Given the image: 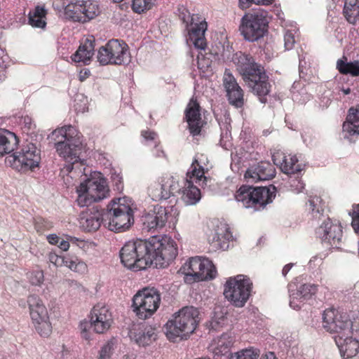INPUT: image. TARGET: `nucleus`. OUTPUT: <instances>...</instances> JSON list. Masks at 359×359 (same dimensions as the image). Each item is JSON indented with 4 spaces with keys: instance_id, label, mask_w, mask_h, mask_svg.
Returning <instances> with one entry per match:
<instances>
[{
    "instance_id": "6e6d98bb",
    "label": "nucleus",
    "mask_w": 359,
    "mask_h": 359,
    "mask_svg": "<svg viewBox=\"0 0 359 359\" xmlns=\"http://www.w3.org/2000/svg\"><path fill=\"white\" fill-rule=\"evenodd\" d=\"M91 327L90 322L88 323L86 321L81 322L79 325V328L81 330V337L86 340H88L90 339V334L88 332V329Z\"/></svg>"
},
{
    "instance_id": "2eb2a0df",
    "label": "nucleus",
    "mask_w": 359,
    "mask_h": 359,
    "mask_svg": "<svg viewBox=\"0 0 359 359\" xmlns=\"http://www.w3.org/2000/svg\"><path fill=\"white\" fill-rule=\"evenodd\" d=\"M323 327L331 333L337 335L352 334L351 322L346 313H341L333 309H327L323 315Z\"/></svg>"
},
{
    "instance_id": "c756f323",
    "label": "nucleus",
    "mask_w": 359,
    "mask_h": 359,
    "mask_svg": "<svg viewBox=\"0 0 359 359\" xmlns=\"http://www.w3.org/2000/svg\"><path fill=\"white\" fill-rule=\"evenodd\" d=\"M18 143L15 133L7 130H0V156L13 151Z\"/></svg>"
},
{
    "instance_id": "5fc2aeb1",
    "label": "nucleus",
    "mask_w": 359,
    "mask_h": 359,
    "mask_svg": "<svg viewBox=\"0 0 359 359\" xmlns=\"http://www.w3.org/2000/svg\"><path fill=\"white\" fill-rule=\"evenodd\" d=\"M44 17L37 16L34 18L33 16H29V23L35 27L43 28L46 25V22L43 20Z\"/></svg>"
},
{
    "instance_id": "de8ad7c7",
    "label": "nucleus",
    "mask_w": 359,
    "mask_h": 359,
    "mask_svg": "<svg viewBox=\"0 0 359 359\" xmlns=\"http://www.w3.org/2000/svg\"><path fill=\"white\" fill-rule=\"evenodd\" d=\"M273 0H239L240 7L242 9L248 8L252 4L256 5H269Z\"/></svg>"
},
{
    "instance_id": "a878e982",
    "label": "nucleus",
    "mask_w": 359,
    "mask_h": 359,
    "mask_svg": "<svg viewBox=\"0 0 359 359\" xmlns=\"http://www.w3.org/2000/svg\"><path fill=\"white\" fill-rule=\"evenodd\" d=\"M102 221H106L104 215L99 211L86 212L81 215L79 219L80 226L86 231H97Z\"/></svg>"
},
{
    "instance_id": "864d4df0",
    "label": "nucleus",
    "mask_w": 359,
    "mask_h": 359,
    "mask_svg": "<svg viewBox=\"0 0 359 359\" xmlns=\"http://www.w3.org/2000/svg\"><path fill=\"white\" fill-rule=\"evenodd\" d=\"M30 282L32 285H40L43 282V273L42 271H36L31 274Z\"/></svg>"
},
{
    "instance_id": "774afa93",
    "label": "nucleus",
    "mask_w": 359,
    "mask_h": 359,
    "mask_svg": "<svg viewBox=\"0 0 359 359\" xmlns=\"http://www.w3.org/2000/svg\"><path fill=\"white\" fill-rule=\"evenodd\" d=\"M292 266V264H289L285 265L283 267L282 273L284 276H285L287 275V273L289 272V271L290 270Z\"/></svg>"
},
{
    "instance_id": "6ab92c4d",
    "label": "nucleus",
    "mask_w": 359,
    "mask_h": 359,
    "mask_svg": "<svg viewBox=\"0 0 359 359\" xmlns=\"http://www.w3.org/2000/svg\"><path fill=\"white\" fill-rule=\"evenodd\" d=\"M223 86L226 90L229 103L236 107H241L244 104L243 91L234 76L227 69L224 74Z\"/></svg>"
},
{
    "instance_id": "c9c22d12",
    "label": "nucleus",
    "mask_w": 359,
    "mask_h": 359,
    "mask_svg": "<svg viewBox=\"0 0 359 359\" xmlns=\"http://www.w3.org/2000/svg\"><path fill=\"white\" fill-rule=\"evenodd\" d=\"M337 67L339 72L341 74H349L353 76H357L359 75L358 61L345 62L342 60H339L337 63Z\"/></svg>"
},
{
    "instance_id": "e2e57ef3",
    "label": "nucleus",
    "mask_w": 359,
    "mask_h": 359,
    "mask_svg": "<svg viewBox=\"0 0 359 359\" xmlns=\"http://www.w3.org/2000/svg\"><path fill=\"white\" fill-rule=\"evenodd\" d=\"M349 215L352 218L353 217H359V204H355L353 205V211L350 212Z\"/></svg>"
},
{
    "instance_id": "4be33fe9",
    "label": "nucleus",
    "mask_w": 359,
    "mask_h": 359,
    "mask_svg": "<svg viewBox=\"0 0 359 359\" xmlns=\"http://www.w3.org/2000/svg\"><path fill=\"white\" fill-rule=\"evenodd\" d=\"M201 107L194 97H192L185 110V116L189 125L190 133L193 135L200 134L203 126L201 118Z\"/></svg>"
},
{
    "instance_id": "f257e3e1",
    "label": "nucleus",
    "mask_w": 359,
    "mask_h": 359,
    "mask_svg": "<svg viewBox=\"0 0 359 359\" xmlns=\"http://www.w3.org/2000/svg\"><path fill=\"white\" fill-rule=\"evenodd\" d=\"M233 62L248 88L259 97L262 103H266V96L271 86L264 67L255 62L252 56L242 53L236 55Z\"/></svg>"
},
{
    "instance_id": "f8f14e48",
    "label": "nucleus",
    "mask_w": 359,
    "mask_h": 359,
    "mask_svg": "<svg viewBox=\"0 0 359 359\" xmlns=\"http://www.w3.org/2000/svg\"><path fill=\"white\" fill-rule=\"evenodd\" d=\"M111 207L104 214L111 231H121L128 229L133 223V214L130 207L121 203V199L114 200Z\"/></svg>"
},
{
    "instance_id": "09e8293b",
    "label": "nucleus",
    "mask_w": 359,
    "mask_h": 359,
    "mask_svg": "<svg viewBox=\"0 0 359 359\" xmlns=\"http://www.w3.org/2000/svg\"><path fill=\"white\" fill-rule=\"evenodd\" d=\"M66 259V257L58 255L55 252H50L48 255L50 262L57 267L65 266V264L67 263Z\"/></svg>"
},
{
    "instance_id": "3c124183",
    "label": "nucleus",
    "mask_w": 359,
    "mask_h": 359,
    "mask_svg": "<svg viewBox=\"0 0 359 359\" xmlns=\"http://www.w3.org/2000/svg\"><path fill=\"white\" fill-rule=\"evenodd\" d=\"M226 320V318L223 315H221L219 317H214L210 322V329L215 330H218L225 324Z\"/></svg>"
},
{
    "instance_id": "79ce46f5",
    "label": "nucleus",
    "mask_w": 359,
    "mask_h": 359,
    "mask_svg": "<svg viewBox=\"0 0 359 359\" xmlns=\"http://www.w3.org/2000/svg\"><path fill=\"white\" fill-rule=\"evenodd\" d=\"M37 332L43 337H48L52 332L51 323L49 318L47 320H39V322H33Z\"/></svg>"
},
{
    "instance_id": "4c0bfd02",
    "label": "nucleus",
    "mask_w": 359,
    "mask_h": 359,
    "mask_svg": "<svg viewBox=\"0 0 359 359\" xmlns=\"http://www.w3.org/2000/svg\"><path fill=\"white\" fill-rule=\"evenodd\" d=\"M81 11V1L75 4H69L65 8V15L67 18L72 19L74 21L82 20Z\"/></svg>"
},
{
    "instance_id": "cd10ccee",
    "label": "nucleus",
    "mask_w": 359,
    "mask_h": 359,
    "mask_svg": "<svg viewBox=\"0 0 359 359\" xmlns=\"http://www.w3.org/2000/svg\"><path fill=\"white\" fill-rule=\"evenodd\" d=\"M94 39H86L81 43L76 53L72 55V60L75 62H83L85 65L88 64L94 55Z\"/></svg>"
},
{
    "instance_id": "7c9ffc66",
    "label": "nucleus",
    "mask_w": 359,
    "mask_h": 359,
    "mask_svg": "<svg viewBox=\"0 0 359 359\" xmlns=\"http://www.w3.org/2000/svg\"><path fill=\"white\" fill-rule=\"evenodd\" d=\"M344 15L348 22L355 24L359 20V0H345Z\"/></svg>"
},
{
    "instance_id": "f03ea898",
    "label": "nucleus",
    "mask_w": 359,
    "mask_h": 359,
    "mask_svg": "<svg viewBox=\"0 0 359 359\" xmlns=\"http://www.w3.org/2000/svg\"><path fill=\"white\" fill-rule=\"evenodd\" d=\"M52 137L57 141L55 147L58 154L65 160L62 172H72L76 165H81L80 154L82 144L78 131L72 126L54 130Z\"/></svg>"
},
{
    "instance_id": "6e6552de",
    "label": "nucleus",
    "mask_w": 359,
    "mask_h": 359,
    "mask_svg": "<svg viewBox=\"0 0 359 359\" xmlns=\"http://www.w3.org/2000/svg\"><path fill=\"white\" fill-rule=\"evenodd\" d=\"M269 20L267 12L258 10L244 15L241 19L240 31L249 41H256L267 32Z\"/></svg>"
},
{
    "instance_id": "0e129e2a",
    "label": "nucleus",
    "mask_w": 359,
    "mask_h": 359,
    "mask_svg": "<svg viewBox=\"0 0 359 359\" xmlns=\"http://www.w3.org/2000/svg\"><path fill=\"white\" fill-rule=\"evenodd\" d=\"M351 225L354 229V231L358 233H359V217H353L352 218Z\"/></svg>"
},
{
    "instance_id": "c03bdc74",
    "label": "nucleus",
    "mask_w": 359,
    "mask_h": 359,
    "mask_svg": "<svg viewBox=\"0 0 359 359\" xmlns=\"http://www.w3.org/2000/svg\"><path fill=\"white\" fill-rule=\"evenodd\" d=\"M215 238H217V241H229L232 238V234L226 224L221 223L217 226V229H215Z\"/></svg>"
},
{
    "instance_id": "f704fd0d",
    "label": "nucleus",
    "mask_w": 359,
    "mask_h": 359,
    "mask_svg": "<svg viewBox=\"0 0 359 359\" xmlns=\"http://www.w3.org/2000/svg\"><path fill=\"white\" fill-rule=\"evenodd\" d=\"M233 343V339L231 334L227 333L222 334L217 341V344L215 348V354L225 355L229 353Z\"/></svg>"
},
{
    "instance_id": "5701e85b",
    "label": "nucleus",
    "mask_w": 359,
    "mask_h": 359,
    "mask_svg": "<svg viewBox=\"0 0 359 359\" xmlns=\"http://www.w3.org/2000/svg\"><path fill=\"white\" fill-rule=\"evenodd\" d=\"M350 334H343L334 337L335 342L344 359L355 356L359 351V341Z\"/></svg>"
},
{
    "instance_id": "49530a36",
    "label": "nucleus",
    "mask_w": 359,
    "mask_h": 359,
    "mask_svg": "<svg viewBox=\"0 0 359 359\" xmlns=\"http://www.w3.org/2000/svg\"><path fill=\"white\" fill-rule=\"evenodd\" d=\"M191 169L192 177H195L198 181H201L202 179H203L204 181L206 180L205 177H204V170L201 165H199L196 159L193 161L191 164Z\"/></svg>"
},
{
    "instance_id": "bb28decb",
    "label": "nucleus",
    "mask_w": 359,
    "mask_h": 359,
    "mask_svg": "<svg viewBox=\"0 0 359 359\" xmlns=\"http://www.w3.org/2000/svg\"><path fill=\"white\" fill-rule=\"evenodd\" d=\"M27 303L33 322H39V320L44 319L47 320L49 318L48 311L39 297L36 295L29 296Z\"/></svg>"
},
{
    "instance_id": "a211bd4d",
    "label": "nucleus",
    "mask_w": 359,
    "mask_h": 359,
    "mask_svg": "<svg viewBox=\"0 0 359 359\" xmlns=\"http://www.w3.org/2000/svg\"><path fill=\"white\" fill-rule=\"evenodd\" d=\"M128 334L131 340L142 346L150 345L157 338L156 328L144 323L133 324Z\"/></svg>"
},
{
    "instance_id": "412c9836",
    "label": "nucleus",
    "mask_w": 359,
    "mask_h": 359,
    "mask_svg": "<svg viewBox=\"0 0 359 359\" xmlns=\"http://www.w3.org/2000/svg\"><path fill=\"white\" fill-rule=\"evenodd\" d=\"M276 175L274 166L268 161H262L247 170L245 174L248 182H257L272 179Z\"/></svg>"
},
{
    "instance_id": "4d7b16f0",
    "label": "nucleus",
    "mask_w": 359,
    "mask_h": 359,
    "mask_svg": "<svg viewBox=\"0 0 359 359\" xmlns=\"http://www.w3.org/2000/svg\"><path fill=\"white\" fill-rule=\"evenodd\" d=\"M46 15V11L44 8V7L37 6H36L34 11L29 13V16H33L34 18H36L37 16L45 17Z\"/></svg>"
},
{
    "instance_id": "680f3d73",
    "label": "nucleus",
    "mask_w": 359,
    "mask_h": 359,
    "mask_svg": "<svg viewBox=\"0 0 359 359\" xmlns=\"http://www.w3.org/2000/svg\"><path fill=\"white\" fill-rule=\"evenodd\" d=\"M47 239L50 244H57L60 238L55 234H50L47 236Z\"/></svg>"
},
{
    "instance_id": "aec40b11",
    "label": "nucleus",
    "mask_w": 359,
    "mask_h": 359,
    "mask_svg": "<svg viewBox=\"0 0 359 359\" xmlns=\"http://www.w3.org/2000/svg\"><path fill=\"white\" fill-rule=\"evenodd\" d=\"M168 209L161 205H155L142 217L144 229L148 231L161 229L165 226L169 217Z\"/></svg>"
},
{
    "instance_id": "603ef678",
    "label": "nucleus",
    "mask_w": 359,
    "mask_h": 359,
    "mask_svg": "<svg viewBox=\"0 0 359 359\" xmlns=\"http://www.w3.org/2000/svg\"><path fill=\"white\" fill-rule=\"evenodd\" d=\"M81 165H76L74 166V168L72 170V171L70 172H62L61 171V173L62 175V177L64 178V182L68 186H72L74 184V182H73V178L75 177V174H76V170L79 168V167Z\"/></svg>"
},
{
    "instance_id": "052dcab7",
    "label": "nucleus",
    "mask_w": 359,
    "mask_h": 359,
    "mask_svg": "<svg viewBox=\"0 0 359 359\" xmlns=\"http://www.w3.org/2000/svg\"><path fill=\"white\" fill-rule=\"evenodd\" d=\"M57 244L59 248L63 251H67L69 248V242L63 239H60Z\"/></svg>"
},
{
    "instance_id": "8fccbe9b",
    "label": "nucleus",
    "mask_w": 359,
    "mask_h": 359,
    "mask_svg": "<svg viewBox=\"0 0 359 359\" xmlns=\"http://www.w3.org/2000/svg\"><path fill=\"white\" fill-rule=\"evenodd\" d=\"M294 43V34L290 30H287L284 34V44L285 49H292Z\"/></svg>"
},
{
    "instance_id": "423d86ee",
    "label": "nucleus",
    "mask_w": 359,
    "mask_h": 359,
    "mask_svg": "<svg viewBox=\"0 0 359 359\" xmlns=\"http://www.w3.org/2000/svg\"><path fill=\"white\" fill-rule=\"evenodd\" d=\"M148 240L138 239L127 242L120 251L122 264L127 268L145 269L151 265Z\"/></svg>"
},
{
    "instance_id": "72a5a7b5",
    "label": "nucleus",
    "mask_w": 359,
    "mask_h": 359,
    "mask_svg": "<svg viewBox=\"0 0 359 359\" xmlns=\"http://www.w3.org/2000/svg\"><path fill=\"white\" fill-rule=\"evenodd\" d=\"M162 189L163 190V193L167 192V195H168V198L174 195L175 193L178 192L180 191V185L178 180L173 176L171 175H165L163 176L161 182H159Z\"/></svg>"
},
{
    "instance_id": "39448f33",
    "label": "nucleus",
    "mask_w": 359,
    "mask_h": 359,
    "mask_svg": "<svg viewBox=\"0 0 359 359\" xmlns=\"http://www.w3.org/2000/svg\"><path fill=\"white\" fill-rule=\"evenodd\" d=\"M276 191V188L273 185L257 187L243 185L236 191L235 198L243 207L259 211L272 203Z\"/></svg>"
},
{
    "instance_id": "58836bf2",
    "label": "nucleus",
    "mask_w": 359,
    "mask_h": 359,
    "mask_svg": "<svg viewBox=\"0 0 359 359\" xmlns=\"http://www.w3.org/2000/svg\"><path fill=\"white\" fill-rule=\"evenodd\" d=\"M156 0H132L131 8L134 13L141 14L151 10Z\"/></svg>"
},
{
    "instance_id": "2f4dec72",
    "label": "nucleus",
    "mask_w": 359,
    "mask_h": 359,
    "mask_svg": "<svg viewBox=\"0 0 359 359\" xmlns=\"http://www.w3.org/2000/svg\"><path fill=\"white\" fill-rule=\"evenodd\" d=\"M81 11H82L81 22H83L93 19L100 13L97 4L90 1H81Z\"/></svg>"
},
{
    "instance_id": "bf43d9fd",
    "label": "nucleus",
    "mask_w": 359,
    "mask_h": 359,
    "mask_svg": "<svg viewBox=\"0 0 359 359\" xmlns=\"http://www.w3.org/2000/svg\"><path fill=\"white\" fill-rule=\"evenodd\" d=\"M142 135L146 140H154L156 134L152 131L144 130L142 132Z\"/></svg>"
},
{
    "instance_id": "9d476101",
    "label": "nucleus",
    "mask_w": 359,
    "mask_h": 359,
    "mask_svg": "<svg viewBox=\"0 0 359 359\" xmlns=\"http://www.w3.org/2000/svg\"><path fill=\"white\" fill-rule=\"evenodd\" d=\"M161 302V294L154 287H145L133 298V311L140 319H147L158 309Z\"/></svg>"
},
{
    "instance_id": "b1692460",
    "label": "nucleus",
    "mask_w": 359,
    "mask_h": 359,
    "mask_svg": "<svg viewBox=\"0 0 359 359\" xmlns=\"http://www.w3.org/2000/svg\"><path fill=\"white\" fill-rule=\"evenodd\" d=\"M194 16L192 15L190 23L191 27L189 29V39L196 48L204 50L206 47L205 32L207 29V23L205 21L194 23Z\"/></svg>"
},
{
    "instance_id": "4468645a",
    "label": "nucleus",
    "mask_w": 359,
    "mask_h": 359,
    "mask_svg": "<svg viewBox=\"0 0 359 359\" xmlns=\"http://www.w3.org/2000/svg\"><path fill=\"white\" fill-rule=\"evenodd\" d=\"M41 159L40 150L34 144H27L18 155L7 157L6 163L18 170H32L39 165Z\"/></svg>"
},
{
    "instance_id": "338daca9",
    "label": "nucleus",
    "mask_w": 359,
    "mask_h": 359,
    "mask_svg": "<svg viewBox=\"0 0 359 359\" xmlns=\"http://www.w3.org/2000/svg\"><path fill=\"white\" fill-rule=\"evenodd\" d=\"M260 359H276V358L273 352H269L264 355H262Z\"/></svg>"
},
{
    "instance_id": "37998d69",
    "label": "nucleus",
    "mask_w": 359,
    "mask_h": 359,
    "mask_svg": "<svg viewBox=\"0 0 359 359\" xmlns=\"http://www.w3.org/2000/svg\"><path fill=\"white\" fill-rule=\"evenodd\" d=\"M259 354L252 349H244L234 354H229L227 359H257Z\"/></svg>"
},
{
    "instance_id": "393cba45",
    "label": "nucleus",
    "mask_w": 359,
    "mask_h": 359,
    "mask_svg": "<svg viewBox=\"0 0 359 359\" xmlns=\"http://www.w3.org/2000/svg\"><path fill=\"white\" fill-rule=\"evenodd\" d=\"M344 137L351 140L359 135V109L350 108L346 119L343 124Z\"/></svg>"
},
{
    "instance_id": "e433bc0d",
    "label": "nucleus",
    "mask_w": 359,
    "mask_h": 359,
    "mask_svg": "<svg viewBox=\"0 0 359 359\" xmlns=\"http://www.w3.org/2000/svg\"><path fill=\"white\" fill-rule=\"evenodd\" d=\"M201 198V191L195 186H189L184 191L182 200L187 205H194Z\"/></svg>"
},
{
    "instance_id": "13d9d810",
    "label": "nucleus",
    "mask_w": 359,
    "mask_h": 359,
    "mask_svg": "<svg viewBox=\"0 0 359 359\" xmlns=\"http://www.w3.org/2000/svg\"><path fill=\"white\" fill-rule=\"evenodd\" d=\"M191 18L192 16L190 15V13L184 8L182 9V11L180 9V19L187 24V27H188V20L189 18Z\"/></svg>"
},
{
    "instance_id": "69168bd1",
    "label": "nucleus",
    "mask_w": 359,
    "mask_h": 359,
    "mask_svg": "<svg viewBox=\"0 0 359 359\" xmlns=\"http://www.w3.org/2000/svg\"><path fill=\"white\" fill-rule=\"evenodd\" d=\"M310 205L312 207V212L314 217H316L318 214H320V210L318 208L315 210V201L313 199L309 201Z\"/></svg>"
},
{
    "instance_id": "c85d7f7f",
    "label": "nucleus",
    "mask_w": 359,
    "mask_h": 359,
    "mask_svg": "<svg viewBox=\"0 0 359 359\" xmlns=\"http://www.w3.org/2000/svg\"><path fill=\"white\" fill-rule=\"evenodd\" d=\"M316 285L311 284H304L296 291L290 294V306L294 309L301 308L300 305L297 302L306 300L311 297L316 292Z\"/></svg>"
},
{
    "instance_id": "ea45409f",
    "label": "nucleus",
    "mask_w": 359,
    "mask_h": 359,
    "mask_svg": "<svg viewBox=\"0 0 359 359\" xmlns=\"http://www.w3.org/2000/svg\"><path fill=\"white\" fill-rule=\"evenodd\" d=\"M148 191L149 196L153 201H158L168 198L167 192L163 193L164 191L159 182H154L151 184L149 187Z\"/></svg>"
},
{
    "instance_id": "dca6fc26",
    "label": "nucleus",
    "mask_w": 359,
    "mask_h": 359,
    "mask_svg": "<svg viewBox=\"0 0 359 359\" xmlns=\"http://www.w3.org/2000/svg\"><path fill=\"white\" fill-rule=\"evenodd\" d=\"M318 238L334 248H339V244L342 237V229L340 224L332 223L330 218H327L316 230Z\"/></svg>"
},
{
    "instance_id": "20e7f679",
    "label": "nucleus",
    "mask_w": 359,
    "mask_h": 359,
    "mask_svg": "<svg viewBox=\"0 0 359 359\" xmlns=\"http://www.w3.org/2000/svg\"><path fill=\"white\" fill-rule=\"evenodd\" d=\"M76 191V202L79 206L84 207L107 198L109 188L102 175L95 172L91 173L90 177L84 176Z\"/></svg>"
},
{
    "instance_id": "473e14b6",
    "label": "nucleus",
    "mask_w": 359,
    "mask_h": 359,
    "mask_svg": "<svg viewBox=\"0 0 359 359\" xmlns=\"http://www.w3.org/2000/svg\"><path fill=\"white\" fill-rule=\"evenodd\" d=\"M281 170L287 175L295 174L303 170V165L298 163L296 156H284L280 165Z\"/></svg>"
},
{
    "instance_id": "9b49d317",
    "label": "nucleus",
    "mask_w": 359,
    "mask_h": 359,
    "mask_svg": "<svg viewBox=\"0 0 359 359\" xmlns=\"http://www.w3.org/2000/svg\"><path fill=\"white\" fill-rule=\"evenodd\" d=\"M252 283L244 275H238L228 280L225 284L224 294L236 307H243L250 295Z\"/></svg>"
},
{
    "instance_id": "f3484780",
    "label": "nucleus",
    "mask_w": 359,
    "mask_h": 359,
    "mask_svg": "<svg viewBox=\"0 0 359 359\" xmlns=\"http://www.w3.org/2000/svg\"><path fill=\"white\" fill-rule=\"evenodd\" d=\"M90 318L91 327L99 334L108 330L113 321L108 307L102 304H97L93 308Z\"/></svg>"
},
{
    "instance_id": "a18cd8bd",
    "label": "nucleus",
    "mask_w": 359,
    "mask_h": 359,
    "mask_svg": "<svg viewBox=\"0 0 359 359\" xmlns=\"http://www.w3.org/2000/svg\"><path fill=\"white\" fill-rule=\"evenodd\" d=\"M114 349V343L111 341H107L101 348L98 359H110Z\"/></svg>"
},
{
    "instance_id": "7ed1b4c3",
    "label": "nucleus",
    "mask_w": 359,
    "mask_h": 359,
    "mask_svg": "<svg viewBox=\"0 0 359 359\" xmlns=\"http://www.w3.org/2000/svg\"><path fill=\"white\" fill-rule=\"evenodd\" d=\"M199 322V311L194 306H185L173 315L165 324L166 337L171 341L187 339L192 334Z\"/></svg>"
},
{
    "instance_id": "1a4fd4ad",
    "label": "nucleus",
    "mask_w": 359,
    "mask_h": 359,
    "mask_svg": "<svg viewBox=\"0 0 359 359\" xmlns=\"http://www.w3.org/2000/svg\"><path fill=\"white\" fill-rule=\"evenodd\" d=\"M97 57L102 65H126L130 62L128 45L118 39L109 40L105 46L100 47Z\"/></svg>"
},
{
    "instance_id": "0eeeda50",
    "label": "nucleus",
    "mask_w": 359,
    "mask_h": 359,
    "mask_svg": "<svg viewBox=\"0 0 359 359\" xmlns=\"http://www.w3.org/2000/svg\"><path fill=\"white\" fill-rule=\"evenodd\" d=\"M151 265L164 268L177 255L176 243L168 236H152L148 240Z\"/></svg>"
},
{
    "instance_id": "a19ab883",
    "label": "nucleus",
    "mask_w": 359,
    "mask_h": 359,
    "mask_svg": "<svg viewBox=\"0 0 359 359\" xmlns=\"http://www.w3.org/2000/svg\"><path fill=\"white\" fill-rule=\"evenodd\" d=\"M66 261L67 263L65 264V266L72 271L80 273H83L87 271V265L77 257H67Z\"/></svg>"
},
{
    "instance_id": "ddd939ff",
    "label": "nucleus",
    "mask_w": 359,
    "mask_h": 359,
    "mask_svg": "<svg viewBox=\"0 0 359 359\" xmlns=\"http://www.w3.org/2000/svg\"><path fill=\"white\" fill-rule=\"evenodd\" d=\"M187 276L193 277L194 281L212 280L217 275L213 263L208 259L191 257L180 269Z\"/></svg>"
}]
</instances>
